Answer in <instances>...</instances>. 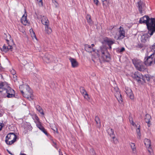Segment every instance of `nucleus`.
<instances>
[{"mask_svg":"<svg viewBox=\"0 0 155 155\" xmlns=\"http://www.w3.org/2000/svg\"><path fill=\"white\" fill-rule=\"evenodd\" d=\"M148 152H149V153L150 154H151V151L150 150H148Z\"/></svg>","mask_w":155,"mask_h":155,"instance_id":"52","label":"nucleus"},{"mask_svg":"<svg viewBox=\"0 0 155 155\" xmlns=\"http://www.w3.org/2000/svg\"><path fill=\"white\" fill-rule=\"evenodd\" d=\"M104 41L106 43L109 47V49H111V45L114 43L115 40L110 38H106L104 40Z\"/></svg>","mask_w":155,"mask_h":155,"instance_id":"12","label":"nucleus"},{"mask_svg":"<svg viewBox=\"0 0 155 155\" xmlns=\"http://www.w3.org/2000/svg\"><path fill=\"white\" fill-rule=\"evenodd\" d=\"M69 60L71 63L72 67L75 68L78 66V63L75 59L71 58H69Z\"/></svg>","mask_w":155,"mask_h":155,"instance_id":"16","label":"nucleus"},{"mask_svg":"<svg viewBox=\"0 0 155 155\" xmlns=\"http://www.w3.org/2000/svg\"><path fill=\"white\" fill-rule=\"evenodd\" d=\"M125 31L124 28L120 26L118 29V30L115 33H114V38L117 40H120L125 37Z\"/></svg>","mask_w":155,"mask_h":155,"instance_id":"6","label":"nucleus"},{"mask_svg":"<svg viewBox=\"0 0 155 155\" xmlns=\"http://www.w3.org/2000/svg\"><path fill=\"white\" fill-rule=\"evenodd\" d=\"M8 153H10V154H12V153L10 152L8 150Z\"/></svg>","mask_w":155,"mask_h":155,"instance_id":"53","label":"nucleus"},{"mask_svg":"<svg viewBox=\"0 0 155 155\" xmlns=\"http://www.w3.org/2000/svg\"><path fill=\"white\" fill-rule=\"evenodd\" d=\"M80 89L81 93L83 95L84 98L87 100L88 101L90 99V98L85 89L83 87H80Z\"/></svg>","mask_w":155,"mask_h":155,"instance_id":"10","label":"nucleus"},{"mask_svg":"<svg viewBox=\"0 0 155 155\" xmlns=\"http://www.w3.org/2000/svg\"><path fill=\"white\" fill-rule=\"evenodd\" d=\"M11 73L13 75L15 74L16 72L14 70H12L11 71Z\"/></svg>","mask_w":155,"mask_h":155,"instance_id":"42","label":"nucleus"},{"mask_svg":"<svg viewBox=\"0 0 155 155\" xmlns=\"http://www.w3.org/2000/svg\"><path fill=\"white\" fill-rule=\"evenodd\" d=\"M0 92L3 95L7 94L6 96L8 98L15 96L14 91L5 82H0Z\"/></svg>","mask_w":155,"mask_h":155,"instance_id":"2","label":"nucleus"},{"mask_svg":"<svg viewBox=\"0 0 155 155\" xmlns=\"http://www.w3.org/2000/svg\"><path fill=\"white\" fill-rule=\"evenodd\" d=\"M92 61L94 62H95V60L94 59L93 57H92Z\"/></svg>","mask_w":155,"mask_h":155,"instance_id":"50","label":"nucleus"},{"mask_svg":"<svg viewBox=\"0 0 155 155\" xmlns=\"http://www.w3.org/2000/svg\"><path fill=\"white\" fill-rule=\"evenodd\" d=\"M17 137L13 133H10L6 137L5 142L8 145H11L14 143L16 140Z\"/></svg>","mask_w":155,"mask_h":155,"instance_id":"8","label":"nucleus"},{"mask_svg":"<svg viewBox=\"0 0 155 155\" xmlns=\"http://www.w3.org/2000/svg\"><path fill=\"white\" fill-rule=\"evenodd\" d=\"M98 52V54H97V58H98L99 56L101 55V58L103 61H109L110 59V55L105 48L101 47L100 49Z\"/></svg>","mask_w":155,"mask_h":155,"instance_id":"5","label":"nucleus"},{"mask_svg":"<svg viewBox=\"0 0 155 155\" xmlns=\"http://www.w3.org/2000/svg\"><path fill=\"white\" fill-rule=\"evenodd\" d=\"M50 56H46V55L43 58V60L47 63H49L51 61Z\"/></svg>","mask_w":155,"mask_h":155,"instance_id":"23","label":"nucleus"},{"mask_svg":"<svg viewBox=\"0 0 155 155\" xmlns=\"http://www.w3.org/2000/svg\"><path fill=\"white\" fill-rule=\"evenodd\" d=\"M20 155H26L25 154H24V153H21Z\"/></svg>","mask_w":155,"mask_h":155,"instance_id":"51","label":"nucleus"},{"mask_svg":"<svg viewBox=\"0 0 155 155\" xmlns=\"http://www.w3.org/2000/svg\"><path fill=\"white\" fill-rule=\"evenodd\" d=\"M140 23H144L146 24L148 29V33L152 35L155 32V19L154 18H150L147 16H144L140 18Z\"/></svg>","mask_w":155,"mask_h":155,"instance_id":"1","label":"nucleus"},{"mask_svg":"<svg viewBox=\"0 0 155 155\" xmlns=\"http://www.w3.org/2000/svg\"><path fill=\"white\" fill-rule=\"evenodd\" d=\"M37 127L42 131L45 135H48V133L42 125L41 123L40 122H38L36 123Z\"/></svg>","mask_w":155,"mask_h":155,"instance_id":"13","label":"nucleus"},{"mask_svg":"<svg viewBox=\"0 0 155 155\" xmlns=\"http://www.w3.org/2000/svg\"><path fill=\"white\" fill-rule=\"evenodd\" d=\"M94 2V4H95L96 5H98V2L99 1L98 0H93Z\"/></svg>","mask_w":155,"mask_h":155,"instance_id":"41","label":"nucleus"},{"mask_svg":"<svg viewBox=\"0 0 155 155\" xmlns=\"http://www.w3.org/2000/svg\"><path fill=\"white\" fill-rule=\"evenodd\" d=\"M136 132L137 133L138 135V138L140 139L141 137V133L140 132V127L139 125L138 126V127L137 128Z\"/></svg>","mask_w":155,"mask_h":155,"instance_id":"29","label":"nucleus"},{"mask_svg":"<svg viewBox=\"0 0 155 155\" xmlns=\"http://www.w3.org/2000/svg\"><path fill=\"white\" fill-rule=\"evenodd\" d=\"M151 49L153 50L154 53L148 56L146 59H144V63L147 66H150L155 64V43L152 45Z\"/></svg>","mask_w":155,"mask_h":155,"instance_id":"4","label":"nucleus"},{"mask_svg":"<svg viewBox=\"0 0 155 155\" xmlns=\"http://www.w3.org/2000/svg\"><path fill=\"white\" fill-rule=\"evenodd\" d=\"M25 14H24L22 16L21 19V23L25 25H26L28 23V21L27 20V14L25 15V14L26 13V12L25 10Z\"/></svg>","mask_w":155,"mask_h":155,"instance_id":"18","label":"nucleus"},{"mask_svg":"<svg viewBox=\"0 0 155 155\" xmlns=\"http://www.w3.org/2000/svg\"><path fill=\"white\" fill-rule=\"evenodd\" d=\"M143 80L145 81L146 80L149 81L150 80V77L148 74H145L144 76H143V78H142Z\"/></svg>","mask_w":155,"mask_h":155,"instance_id":"32","label":"nucleus"},{"mask_svg":"<svg viewBox=\"0 0 155 155\" xmlns=\"http://www.w3.org/2000/svg\"><path fill=\"white\" fill-rule=\"evenodd\" d=\"M54 4L55 5V7L56 8H58V4L57 3V2H56V3H54Z\"/></svg>","mask_w":155,"mask_h":155,"instance_id":"45","label":"nucleus"},{"mask_svg":"<svg viewBox=\"0 0 155 155\" xmlns=\"http://www.w3.org/2000/svg\"><path fill=\"white\" fill-rule=\"evenodd\" d=\"M133 77L136 79L138 82L140 81L141 79L143 78V76L138 72H135L133 75Z\"/></svg>","mask_w":155,"mask_h":155,"instance_id":"11","label":"nucleus"},{"mask_svg":"<svg viewBox=\"0 0 155 155\" xmlns=\"http://www.w3.org/2000/svg\"><path fill=\"white\" fill-rule=\"evenodd\" d=\"M87 19L88 23L90 25H92L93 24V21L91 18V16L89 15H87L86 16Z\"/></svg>","mask_w":155,"mask_h":155,"instance_id":"25","label":"nucleus"},{"mask_svg":"<svg viewBox=\"0 0 155 155\" xmlns=\"http://www.w3.org/2000/svg\"><path fill=\"white\" fill-rule=\"evenodd\" d=\"M52 129L54 132H56L57 133H58V129L56 127H52Z\"/></svg>","mask_w":155,"mask_h":155,"instance_id":"38","label":"nucleus"},{"mask_svg":"<svg viewBox=\"0 0 155 155\" xmlns=\"http://www.w3.org/2000/svg\"><path fill=\"white\" fill-rule=\"evenodd\" d=\"M3 126L2 125V124L0 123V131L2 129Z\"/></svg>","mask_w":155,"mask_h":155,"instance_id":"48","label":"nucleus"},{"mask_svg":"<svg viewBox=\"0 0 155 155\" xmlns=\"http://www.w3.org/2000/svg\"><path fill=\"white\" fill-rule=\"evenodd\" d=\"M114 95L118 102L120 103H121L123 102V99L120 92L117 91L115 93Z\"/></svg>","mask_w":155,"mask_h":155,"instance_id":"14","label":"nucleus"},{"mask_svg":"<svg viewBox=\"0 0 155 155\" xmlns=\"http://www.w3.org/2000/svg\"><path fill=\"white\" fill-rule=\"evenodd\" d=\"M62 155H63L62 154Z\"/></svg>","mask_w":155,"mask_h":155,"instance_id":"56","label":"nucleus"},{"mask_svg":"<svg viewBox=\"0 0 155 155\" xmlns=\"http://www.w3.org/2000/svg\"><path fill=\"white\" fill-rule=\"evenodd\" d=\"M137 4L140 12V14H142L143 13V11L145 8V4L140 0H139Z\"/></svg>","mask_w":155,"mask_h":155,"instance_id":"9","label":"nucleus"},{"mask_svg":"<svg viewBox=\"0 0 155 155\" xmlns=\"http://www.w3.org/2000/svg\"><path fill=\"white\" fill-rule=\"evenodd\" d=\"M132 61L137 70L140 71H144L146 69L145 66L140 60L134 59L132 60Z\"/></svg>","mask_w":155,"mask_h":155,"instance_id":"7","label":"nucleus"},{"mask_svg":"<svg viewBox=\"0 0 155 155\" xmlns=\"http://www.w3.org/2000/svg\"><path fill=\"white\" fill-rule=\"evenodd\" d=\"M36 107L37 110L41 114L43 115H44L42 108L39 105H37Z\"/></svg>","mask_w":155,"mask_h":155,"instance_id":"30","label":"nucleus"},{"mask_svg":"<svg viewBox=\"0 0 155 155\" xmlns=\"http://www.w3.org/2000/svg\"><path fill=\"white\" fill-rule=\"evenodd\" d=\"M129 119L130 123L132 124L133 126H134V124H135L134 123L133 121V118L132 117H130L129 118Z\"/></svg>","mask_w":155,"mask_h":155,"instance_id":"37","label":"nucleus"},{"mask_svg":"<svg viewBox=\"0 0 155 155\" xmlns=\"http://www.w3.org/2000/svg\"><path fill=\"white\" fill-rule=\"evenodd\" d=\"M125 92L127 95L129 96L130 99H133L134 96L131 89L127 87L125 88Z\"/></svg>","mask_w":155,"mask_h":155,"instance_id":"15","label":"nucleus"},{"mask_svg":"<svg viewBox=\"0 0 155 155\" xmlns=\"http://www.w3.org/2000/svg\"><path fill=\"white\" fill-rule=\"evenodd\" d=\"M112 137L113 139V143L115 144L117 143L118 142V140L114 136H112Z\"/></svg>","mask_w":155,"mask_h":155,"instance_id":"34","label":"nucleus"},{"mask_svg":"<svg viewBox=\"0 0 155 155\" xmlns=\"http://www.w3.org/2000/svg\"><path fill=\"white\" fill-rule=\"evenodd\" d=\"M91 45L93 47V46H94V44H92Z\"/></svg>","mask_w":155,"mask_h":155,"instance_id":"54","label":"nucleus"},{"mask_svg":"<svg viewBox=\"0 0 155 155\" xmlns=\"http://www.w3.org/2000/svg\"><path fill=\"white\" fill-rule=\"evenodd\" d=\"M17 76L15 74L13 75V78H14V80L17 79Z\"/></svg>","mask_w":155,"mask_h":155,"instance_id":"43","label":"nucleus"},{"mask_svg":"<svg viewBox=\"0 0 155 155\" xmlns=\"http://www.w3.org/2000/svg\"><path fill=\"white\" fill-rule=\"evenodd\" d=\"M114 90L116 92L117 91H118L119 89L117 87H116L114 88Z\"/></svg>","mask_w":155,"mask_h":155,"instance_id":"47","label":"nucleus"},{"mask_svg":"<svg viewBox=\"0 0 155 155\" xmlns=\"http://www.w3.org/2000/svg\"><path fill=\"white\" fill-rule=\"evenodd\" d=\"M38 2L41 3V5H42V0H37Z\"/></svg>","mask_w":155,"mask_h":155,"instance_id":"46","label":"nucleus"},{"mask_svg":"<svg viewBox=\"0 0 155 155\" xmlns=\"http://www.w3.org/2000/svg\"><path fill=\"white\" fill-rule=\"evenodd\" d=\"M52 2L53 3H54V4L57 2L56 0H52Z\"/></svg>","mask_w":155,"mask_h":155,"instance_id":"49","label":"nucleus"},{"mask_svg":"<svg viewBox=\"0 0 155 155\" xmlns=\"http://www.w3.org/2000/svg\"><path fill=\"white\" fill-rule=\"evenodd\" d=\"M30 32L31 34V35L32 39H34L37 40L36 37L35 35V32H34L32 29H31L30 30Z\"/></svg>","mask_w":155,"mask_h":155,"instance_id":"26","label":"nucleus"},{"mask_svg":"<svg viewBox=\"0 0 155 155\" xmlns=\"http://www.w3.org/2000/svg\"><path fill=\"white\" fill-rule=\"evenodd\" d=\"M103 5H106L108 4V0H101Z\"/></svg>","mask_w":155,"mask_h":155,"instance_id":"35","label":"nucleus"},{"mask_svg":"<svg viewBox=\"0 0 155 155\" xmlns=\"http://www.w3.org/2000/svg\"><path fill=\"white\" fill-rule=\"evenodd\" d=\"M144 143L146 147L148 148H151L150 140L147 139L145 138L144 140Z\"/></svg>","mask_w":155,"mask_h":155,"instance_id":"22","label":"nucleus"},{"mask_svg":"<svg viewBox=\"0 0 155 155\" xmlns=\"http://www.w3.org/2000/svg\"><path fill=\"white\" fill-rule=\"evenodd\" d=\"M19 88L24 97L30 100H32L33 99L32 91L28 85H21L19 86Z\"/></svg>","mask_w":155,"mask_h":155,"instance_id":"3","label":"nucleus"},{"mask_svg":"<svg viewBox=\"0 0 155 155\" xmlns=\"http://www.w3.org/2000/svg\"><path fill=\"white\" fill-rule=\"evenodd\" d=\"M114 30V28H113V29H112V31H113Z\"/></svg>","mask_w":155,"mask_h":155,"instance_id":"55","label":"nucleus"},{"mask_svg":"<svg viewBox=\"0 0 155 155\" xmlns=\"http://www.w3.org/2000/svg\"><path fill=\"white\" fill-rule=\"evenodd\" d=\"M41 22L42 24L45 26L47 25H49V22L47 18L45 16H43L41 18Z\"/></svg>","mask_w":155,"mask_h":155,"instance_id":"20","label":"nucleus"},{"mask_svg":"<svg viewBox=\"0 0 155 155\" xmlns=\"http://www.w3.org/2000/svg\"><path fill=\"white\" fill-rule=\"evenodd\" d=\"M12 46L11 45H8L7 47V49L12 51Z\"/></svg>","mask_w":155,"mask_h":155,"instance_id":"39","label":"nucleus"},{"mask_svg":"<svg viewBox=\"0 0 155 155\" xmlns=\"http://www.w3.org/2000/svg\"><path fill=\"white\" fill-rule=\"evenodd\" d=\"M107 132L111 137L113 136L114 132L113 130L111 128H109L107 130Z\"/></svg>","mask_w":155,"mask_h":155,"instance_id":"31","label":"nucleus"},{"mask_svg":"<svg viewBox=\"0 0 155 155\" xmlns=\"http://www.w3.org/2000/svg\"><path fill=\"white\" fill-rule=\"evenodd\" d=\"M33 118L35 120V123H37H37L38 122H40L39 121V119L38 117L36 115H35L33 116Z\"/></svg>","mask_w":155,"mask_h":155,"instance_id":"33","label":"nucleus"},{"mask_svg":"<svg viewBox=\"0 0 155 155\" xmlns=\"http://www.w3.org/2000/svg\"><path fill=\"white\" fill-rule=\"evenodd\" d=\"M84 49L86 51L89 52H91L95 51V49L92 48L91 46L88 45H85Z\"/></svg>","mask_w":155,"mask_h":155,"instance_id":"17","label":"nucleus"},{"mask_svg":"<svg viewBox=\"0 0 155 155\" xmlns=\"http://www.w3.org/2000/svg\"><path fill=\"white\" fill-rule=\"evenodd\" d=\"M1 50L2 51H3L5 52H6L8 50V49H7V47L6 46H5V45H4L3 46Z\"/></svg>","mask_w":155,"mask_h":155,"instance_id":"36","label":"nucleus"},{"mask_svg":"<svg viewBox=\"0 0 155 155\" xmlns=\"http://www.w3.org/2000/svg\"><path fill=\"white\" fill-rule=\"evenodd\" d=\"M148 33L147 34H145L143 35L141 37L142 41L145 42L148 40L151 36Z\"/></svg>","mask_w":155,"mask_h":155,"instance_id":"19","label":"nucleus"},{"mask_svg":"<svg viewBox=\"0 0 155 155\" xmlns=\"http://www.w3.org/2000/svg\"><path fill=\"white\" fill-rule=\"evenodd\" d=\"M95 121L96 122V124H97V126L98 127H100L101 126V121L99 117L98 116H96L95 117Z\"/></svg>","mask_w":155,"mask_h":155,"instance_id":"27","label":"nucleus"},{"mask_svg":"<svg viewBox=\"0 0 155 155\" xmlns=\"http://www.w3.org/2000/svg\"><path fill=\"white\" fill-rule=\"evenodd\" d=\"M125 51V48L124 47L120 49L119 50V52L120 53H121L122 52H123Z\"/></svg>","mask_w":155,"mask_h":155,"instance_id":"40","label":"nucleus"},{"mask_svg":"<svg viewBox=\"0 0 155 155\" xmlns=\"http://www.w3.org/2000/svg\"><path fill=\"white\" fill-rule=\"evenodd\" d=\"M90 152L91 153V154L93 155L94 154V152L93 149H92L90 150Z\"/></svg>","mask_w":155,"mask_h":155,"instance_id":"44","label":"nucleus"},{"mask_svg":"<svg viewBox=\"0 0 155 155\" xmlns=\"http://www.w3.org/2000/svg\"><path fill=\"white\" fill-rule=\"evenodd\" d=\"M130 145L132 150L133 153H136L137 152V150L135 144L133 143H131L130 144Z\"/></svg>","mask_w":155,"mask_h":155,"instance_id":"24","label":"nucleus"},{"mask_svg":"<svg viewBox=\"0 0 155 155\" xmlns=\"http://www.w3.org/2000/svg\"><path fill=\"white\" fill-rule=\"evenodd\" d=\"M49 25H47L45 26V33L48 35L51 33L52 32L51 28L49 27Z\"/></svg>","mask_w":155,"mask_h":155,"instance_id":"21","label":"nucleus"},{"mask_svg":"<svg viewBox=\"0 0 155 155\" xmlns=\"http://www.w3.org/2000/svg\"><path fill=\"white\" fill-rule=\"evenodd\" d=\"M151 118L150 116L148 114H146L145 116V122L147 123H149L150 121V119Z\"/></svg>","mask_w":155,"mask_h":155,"instance_id":"28","label":"nucleus"}]
</instances>
